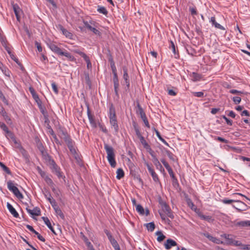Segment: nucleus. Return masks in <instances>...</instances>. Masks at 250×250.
Masks as SVG:
<instances>
[{"instance_id":"obj_29","label":"nucleus","mask_w":250,"mask_h":250,"mask_svg":"<svg viewBox=\"0 0 250 250\" xmlns=\"http://www.w3.org/2000/svg\"><path fill=\"white\" fill-rule=\"evenodd\" d=\"M10 58H11V59L13 60L14 61H15L17 63V64L20 66V69L22 71L24 70V68L23 66L22 65V64L19 61L18 58H17V57L13 54L10 55Z\"/></svg>"},{"instance_id":"obj_4","label":"nucleus","mask_w":250,"mask_h":250,"mask_svg":"<svg viewBox=\"0 0 250 250\" xmlns=\"http://www.w3.org/2000/svg\"><path fill=\"white\" fill-rule=\"evenodd\" d=\"M7 188L9 190L12 191L13 193L19 199H21L23 198V195L19 191V189L14 186L13 183L9 180L7 182Z\"/></svg>"},{"instance_id":"obj_48","label":"nucleus","mask_w":250,"mask_h":250,"mask_svg":"<svg viewBox=\"0 0 250 250\" xmlns=\"http://www.w3.org/2000/svg\"><path fill=\"white\" fill-rule=\"evenodd\" d=\"M20 152H21V153L22 154V155H23V156L24 158H25L26 159L28 158V153H27V151L23 147H21Z\"/></svg>"},{"instance_id":"obj_35","label":"nucleus","mask_w":250,"mask_h":250,"mask_svg":"<svg viewBox=\"0 0 250 250\" xmlns=\"http://www.w3.org/2000/svg\"><path fill=\"white\" fill-rule=\"evenodd\" d=\"M192 81L196 82L200 81L202 78V75L200 74L193 72L191 74Z\"/></svg>"},{"instance_id":"obj_7","label":"nucleus","mask_w":250,"mask_h":250,"mask_svg":"<svg viewBox=\"0 0 250 250\" xmlns=\"http://www.w3.org/2000/svg\"><path fill=\"white\" fill-rule=\"evenodd\" d=\"M65 143L66 144L68 148H69L71 154L74 156L75 159L78 160V159H79V157L76 152L75 148L74 147V142L71 138L65 141Z\"/></svg>"},{"instance_id":"obj_52","label":"nucleus","mask_w":250,"mask_h":250,"mask_svg":"<svg viewBox=\"0 0 250 250\" xmlns=\"http://www.w3.org/2000/svg\"><path fill=\"white\" fill-rule=\"evenodd\" d=\"M237 200H230L227 199H224L222 200V202L225 204H229L233 202H236Z\"/></svg>"},{"instance_id":"obj_15","label":"nucleus","mask_w":250,"mask_h":250,"mask_svg":"<svg viewBox=\"0 0 250 250\" xmlns=\"http://www.w3.org/2000/svg\"><path fill=\"white\" fill-rule=\"evenodd\" d=\"M44 196L46 197L47 200L49 202L52 206H55L56 204V201L52 198L51 193L49 191L46 190L45 192L43 193Z\"/></svg>"},{"instance_id":"obj_14","label":"nucleus","mask_w":250,"mask_h":250,"mask_svg":"<svg viewBox=\"0 0 250 250\" xmlns=\"http://www.w3.org/2000/svg\"><path fill=\"white\" fill-rule=\"evenodd\" d=\"M47 44L49 48L53 52L60 55V53H61L62 50L58 46L55 44L53 42H50Z\"/></svg>"},{"instance_id":"obj_64","label":"nucleus","mask_w":250,"mask_h":250,"mask_svg":"<svg viewBox=\"0 0 250 250\" xmlns=\"http://www.w3.org/2000/svg\"><path fill=\"white\" fill-rule=\"evenodd\" d=\"M104 231L106 235H107L108 239H109V241L113 238L112 234L107 229H104Z\"/></svg>"},{"instance_id":"obj_27","label":"nucleus","mask_w":250,"mask_h":250,"mask_svg":"<svg viewBox=\"0 0 250 250\" xmlns=\"http://www.w3.org/2000/svg\"><path fill=\"white\" fill-rule=\"evenodd\" d=\"M12 6L17 20L20 21V17L19 16V13L21 11L20 8L17 4H13Z\"/></svg>"},{"instance_id":"obj_39","label":"nucleus","mask_w":250,"mask_h":250,"mask_svg":"<svg viewBox=\"0 0 250 250\" xmlns=\"http://www.w3.org/2000/svg\"><path fill=\"white\" fill-rule=\"evenodd\" d=\"M124 175L125 173L123 170L121 168H118L117 170V179L119 180L121 179L124 176Z\"/></svg>"},{"instance_id":"obj_42","label":"nucleus","mask_w":250,"mask_h":250,"mask_svg":"<svg viewBox=\"0 0 250 250\" xmlns=\"http://www.w3.org/2000/svg\"><path fill=\"white\" fill-rule=\"evenodd\" d=\"M136 209L137 211L141 215L145 214V210L143 207L140 204L136 205Z\"/></svg>"},{"instance_id":"obj_28","label":"nucleus","mask_w":250,"mask_h":250,"mask_svg":"<svg viewBox=\"0 0 250 250\" xmlns=\"http://www.w3.org/2000/svg\"><path fill=\"white\" fill-rule=\"evenodd\" d=\"M0 113L8 124H12V121L10 118L7 115V113L5 111L4 108L2 107L1 108Z\"/></svg>"},{"instance_id":"obj_25","label":"nucleus","mask_w":250,"mask_h":250,"mask_svg":"<svg viewBox=\"0 0 250 250\" xmlns=\"http://www.w3.org/2000/svg\"><path fill=\"white\" fill-rule=\"evenodd\" d=\"M210 22H211L212 24L214 25L215 28L223 30H225V28L223 26H222L221 25H220L219 23H217L216 21L215 18L214 17H211Z\"/></svg>"},{"instance_id":"obj_2","label":"nucleus","mask_w":250,"mask_h":250,"mask_svg":"<svg viewBox=\"0 0 250 250\" xmlns=\"http://www.w3.org/2000/svg\"><path fill=\"white\" fill-rule=\"evenodd\" d=\"M104 148L107 153V159L111 167H115L116 166V162L114 148L107 144H104Z\"/></svg>"},{"instance_id":"obj_57","label":"nucleus","mask_w":250,"mask_h":250,"mask_svg":"<svg viewBox=\"0 0 250 250\" xmlns=\"http://www.w3.org/2000/svg\"><path fill=\"white\" fill-rule=\"evenodd\" d=\"M229 92L231 94H237L239 95H241L244 94V92L243 91H238L236 89H231L229 91Z\"/></svg>"},{"instance_id":"obj_49","label":"nucleus","mask_w":250,"mask_h":250,"mask_svg":"<svg viewBox=\"0 0 250 250\" xmlns=\"http://www.w3.org/2000/svg\"><path fill=\"white\" fill-rule=\"evenodd\" d=\"M0 127L2 129L5 133L9 131V129L6 125L2 122H0Z\"/></svg>"},{"instance_id":"obj_13","label":"nucleus","mask_w":250,"mask_h":250,"mask_svg":"<svg viewBox=\"0 0 250 250\" xmlns=\"http://www.w3.org/2000/svg\"><path fill=\"white\" fill-rule=\"evenodd\" d=\"M29 90L32 95L33 99L35 100L37 104V105L42 104V101L39 98L38 95L36 93L34 89L32 87H30Z\"/></svg>"},{"instance_id":"obj_23","label":"nucleus","mask_w":250,"mask_h":250,"mask_svg":"<svg viewBox=\"0 0 250 250\" xmlns=\"http://www.w3.org/2000/svg\"><path fill=\"white\" fill-rule=\"evenodd\" d=\"M42 219L43 220V221H44L45 225L47 226V227L51 230V231L55 234H56L49 219L47 217H42Z\"/></svg>"},{"instance_id":"obj_8","label":"nucleus","mask_w":250,"mask_h":250,"mask_svg":"<svg viewBox=\"0 0 250 250\" xmlns=\"http://www.w3.org/2000/svg\"><path fill=\"white\" fill-rule=\"evenodd\" d=\"M113 74V82L114 84V90L117 99L119 98V94L118 93V89L119 87V82L117 72L112 73Z\"/></svg>"},{"instance_id":"obj_31","label":"nucleus","mask_w":250,"mask_h":250,"mask_svg":"<svg viewBox=\"0 0 250 250\" xmlns=\"http://www.w3.org/2000/svg\"><path fill=\"white\" fill-rule=\"evenodd\" d=\"M81 235H82V238L83 239V240L85 242V243L86 245L87 248L89 249H90V248H92V247H93V246L92 245V244L89 242V241L88 240V238L83 233H81Z\"/></svg>"},{"instance_id":"obj_1","label":"nucleus","mask_w":250,"mask_h":250,"mask_svg":"<svg viewBox=\"0 0 250 250\" xmlns=\"http://www.w3.org/2000/svg\"><path fill=\"white\" fill-rule=\"evenodd\" d=\"M108 117L109 118L110 124L114 128L115 134H117L119 132V125L116 114L115 108L112 103L110 104Z\"/></svg>"},{"instance_id":"obj_21","label":"nucleus","mask_w":250,"mask_h":250,"mask_svg":"<svg viewBox=\"0 0 250 250\" xmlns=\"http://www.w3.org/2000/svg\"><path fill=\"white\" fill-rule=\"evenodd\" d=\"M38 107L41 111V112L42 113V114L43 115L44 118L46 119L45 122H47V121H48V113L47 112L45 109V107L44 106H42V104H39L38 105Z\"/></svg>"},{"instance_id":"obj_51","label":"nucleus","mask_w":250,"mask_h":250,"mask_svg":"<svg viewBox=\"0 0 250 250\" xmlns=\"http://www.w3.org/2000/svg\"><path fill=\"white\" fill-rule=\"evenodd\" d=\"M226 240L227 241L226 244L227 245H232L234 239H233L231 235V236H228Z\"/></svg>"},{"instance_id":"obj_34","label":"nucleus","mask_w":250,"mask_h":250,"mask_svg":"<svg viewBox=\"0 0 250 250\" xmlns=\"http://www.w3.org/2000/svg\"><path fill=\"white\" fill-rule=\"evenodd\" d=\"M60 55L61 56H64L66 57H67L69 61H72L74 60V57L72 56L70 53L68 52L67 51L63 52L62 51L61 53H60Z\"/></svg>"},{"instance_id":"obj_54","label":"nucleus","mask_w":250,"mask_h":250,"mask_svg":"<svg viewBox=\"0 0 250 250\" xmlns=\"http://www.w3.org/2000/svg\"><path fill=\"white\" fill-rule=\"evenodd\" d=\"M199 216L201 219L205 220H207L208 221H210L211 220V217L210 216H207L203 214H200Z\"/></svg>"},{"instance_id":"obj_56","label":"nucleus","mask_w":250,"mask_h":250,"mask_svg":"<svg viewBox=\"0 0 250 250\" xmlns=\"http://www.w3.org/2000/svg\"><path fill=\"white\" fill-rule=\"evenodd\" d=\"M166 154H167L168 158L173 161H174V155L169 150H166Z\"/></svg>"},{"instance_id":"obj_53","label":"nucleus","mask_w":250,"mask_h":250,"mask_svg":"<svg viewBox=\"0 0 250 250\" xmlns=\"http://www.w3.org/2000/svg\"><path fill=\"white\" fill-rule=\"evenodd\" d=\"M141 119L143 121L144 124H145L146 126L148 128L150 127V125L148 123V121L147 120V117L146 116V115L142 117Z\"/></svg>"},{"instance_id":"obj_32","label":"nucleus","mask_w":250,"mask_h":250,"mask_svg":"<svg viewBox=\"0 0 250 250\" xmlns=\"http://www.w3.org/2000/svg\"><path fill=\"white\" fill-rule=\"evenodd\" d=\"M145 226L146 227L147 230L151 232L153 231L155 228V225L153 222L146 224Z\"/></svg>"},{"instance_id":"obj_26","label":"nucleus","mask_w":250,"mask_h":250,"mask_svg":"<svg viewBox=\"0 0 250 250\" xmlns=\"http://www.w3.org/2000/svg\"><path fill=\"white\" fill-rule=\"evenodd\" d=\"M86 106H87V116H88L89 122L92 125L95 124V122L94 120V116L91 114L89 105L87 104Z\"/></svg>"},{"instance_id":"obj_50","label":"nucleus","mask_w":250,"mask_h":250,"mask_svg":"<svg viewBox=\"0 0 250 250\" xmlns=\"http://www.w3.org/2000/svg\"><path fill=\"white\" fill-rule=\"evenodd\" d=\"M193 95L197 97L202 98L204 97V94L203 92H193Z\"/></svg>"},{"instance_id":"obj_58","label":"nucleus","mask_w":250,"mask_h":250,"mask_svg":"<svg viewBox=\"0 0 250 250\" xmlns=\"http://www.w3.org/2000/svg\"><path fill=\"white\" fill-rule=\"evenodd\" d=\"M51 86H52V89H53L54 92L55 93V94H58L59 93V91H58V87H57V86L56 84V83L54 82L52 83H51Z\"/></svg>"},{"instance_id":"obj_46","label":"nucleus","mask_w":250,"mask_h":250,"mask_svg":"<svg viewBox=\"0 0 250 250\" xmlns=\"http://www.w3.org/2000/svg\"><path fill=\"white\" fill-rule=\"evenodd\" d=\"M0 166L3 169V170L7 174H11V172L9 168L7 167L4 164L0 162Z\"/></svg>"},{"instance_id":"obj_6","label":"nucleus","mask_w":250,"mask_h":250,"mask_svg":"<svg viewBox=\"0 0 250 250\" xmlns=\"http://www.w3.org/2000/svg\"><path fill=\"white\" fill-rule=\"evenodd\" d=\"M159 204L161 205L162 210L166 215L172 219H173L174 215L170 207L165 202L162 200L159 201Z\"/></svg>"},{"instance_id":"obj_20","label":"nucleus","mask_w":250,"mask_h":250,"mask_svg":"<svg viewBox=\"0 0 250 250\" xmlns=\"http://www.w3.org/2000/svg\"><path fill=\"white\" fill-rule=\"evenodd\" d=\"M177 245L176 241L171 239H168L165 244V246L167 250H169L172 247L177 246Z\"/></svg>"},{"instance_id":"obj_10","label":"nucleus","mask_w":250,"mask_h":250,"mask_svg":"<svg viewBox=\"0 0 250 250\" xmlns=\"http://www.w3.org/2000/svg\"><path fill=\"white\" fill-rule=\"evenodd\" d=\"M58 132L59 137L63 139L64 142L71 139L66 129L63 127H60L58 129Z\"/></svg>"},{"instance_id":"obj_55","label":"nucleus","mask_w":250,"mask_h":250,"mask_svg":"<svg viewBox=\"0 0 250 250\" xmlns=\"http://www.w3.org/2000/svg\"><path fill=\"white\" fill-rule=\"evenodd\" d=\"M232 101L235 104H238L241 102V98L238 96L233 97L232 98Z\"/></svg>"},{"instance_id":"obj_36","label":"nucleus","mask_w":250,"mask_h":250,"mask_svg":"<svg viewBox=\"0 0 250 250\" xmlns=\"http://www.w3.org/2000/svg\"><path fill=\"white\" fill-rule=\"evenodd\" d=\"M109 241L111 243L112 247L114 248L115 250H119V249H120L119 245L118 244L117 241L114 238L110 240Z\"/></svg>"},{"instance_id":"obj_59","label":"nucleus","mask_w":250,"mask_h":250,"mask_svg":"<svg viewBox=\"0 0 250 250\" xmlns=\"http://www.w3.org/2000/svg\"><path fill=\"white\" fill-rule=\"evenodd\" d=\"M204 235L207 238H208L210 241H212V242H213L214 239L215 237L211 236V235L209 234V233H204Z\"/></svg>"},{"instance_id":"obj_62","label":"nucleus","mask_w":250,"mask_h":250,"mask_svg":"<svg viewBox=\"0 0 250 250\" xmlns=\"http://www.w3.org/2000/svg\"><path fill=\"white\" fill-rule=\"evenodd\" d=\"M35 45L37 48L39 52H42V47L41 45V44L38 42L37 41H36L35 42Z\"/></svg>"},{"instance_id":"obj_40","label":"nucleus","mask_w":250,"mask_h":250,"mask_svg":"<svg viewBox=\"0 0 250 250\" xmlns=\"http://www.w3.org/2000/svg\"><path fill=\"white\" fill-rule=\"evenodd\" d=\"M152 162L157 169H161L163 167L157 157L152 159Z\"/></svg>"},{"instance_id":"obj_44","label":"nucleus","mask_w":250,"mask_h":250,"mask_svg":"<svg viewBox=\"0 0 250 250\" xmlns=\"http://www.w3.org/2000/svg\"><path fill=\"white\" fill-rule=\"evenodd\" d=\"M44 179L46 183L50 187H53V186H55V184L54 183L52 179L50 178H49L48 176H46Z\"/></svg>"},{"instance_id":"obj_30","label":"nucleus","mask_w":250,"mask_h":250,"mask_svg":"<svg viewBox=\"0 0 250 250\" xmlns=\"http://www.w3.org/2000/svg\"><path fill=\"white\" fill-rule=\"evenodd\" d=\"M155 234L158 236L157 240L159 242H161L166 238V236L163 234L161 231H158L156 232Z\"/></svg>"},{"instance_id":"obj_19","label":"nucleus","mask_w":250,"mask_h":250,"mask_svg":"<svg viewBox=\"0 0 250 250\" xmlns=\"http://www.w3.org/2000/svg\"><path fill=\"white\" fill-rule=\"evenodd\" d=\"M6 206L9 212L13 215L14 217L18 218L19 216V213L9 203L7 202Z\"/></svg>"},{"instance_id":"obj_24","label":"nucleus","mask_w":250,"mask_h":250,"mask_svg":"<svg viewBox=\"0 0 250 250\" xmlns=\"http://www.w3.org/2000/svg\"><path fill=\"white\" fill-rule=\"evenodd\" d=\"M236 202L239 203V205L238 207L233 205V207L238 211L245 210L247 208V205L243 202L239 200H237Z\"/></svg>"},{"instance_id":"obj_41","label":"nucleus","mask_w":250,"mask_h":250,"mask_svg":"<svg viewBox=\"0 0 250 250\" xmlns=\"http://www.w3.org/2000/svg\"><path fill=\"white\" fill-rule=\"evenodd\" d=\"M133 125L134 130L135 131L136 134L137 136V137H138V138H139L140 137H142V135H141V134L140 133V131L139 130V128L138 127V125H137V124L135 122H134L133 124Z\"/></svg>"},{"instance_id":"obj_47","label":"nucleus","mask_w":250,"mask_h":250,"mask_svg":"<svg viewBox=\"0 0 250 250\" xmlns=\"http://www.w3.org/2000/svg\"><path fill=\"white\" fill-rule=\"evenodd\" d=\"M37 171L38 173L40 174L42 178H44L47 175H46V173L45 171H42L41 168L39 167H37Z\"/></svg>"},{"instance_id":"obj_18","label":"nucleus","mask_w":250,"mask_h":250,"mask_svg":"<svg viewBox=\"0 0 250 250\" xmlns=\"http://www.w3.org/2000/svg\"><path fill=\"white\" fill-rule=\"evenodd\" d=\"M83 23L85 26L89 30L93 32L95 35H97L100 36L101 33V32L97 29L94 27H92L89 24H88L87 21H83Z\"/></svg>"},{"instance_id":"obj_16","label":"nucleus","mask_w":250,"mask_h":250,"mask_svg":"<svg viewBox=\"0 0 250 250\" xmlns=\"http://www.w3.org/2000/svg\"><path fill=\"white\" fill-rule=\"evenodd\" d=\"M26 209L28 213L32 216H39L41 215V210L38 207H35L33 210L29 209L28 207L26 208Z\"/></svg>"},{"instance_id":"obj_33","label":"nucleus","mask_w":250,"mask_h":250,"mask_svg":"<svg viewBox=\"0 0 250 250\" xmlns=\"http://www.w3.org/2000/svg\"><path fill=\"white\" fill-rule=\"evenodd\" d=\"M137 106L138 109L136 110V113L138 115H140L141 118L146 115L145 112L144 111L143 109L142 108L139 103L137 104Z\"/></svg>"},{"instance_id":"obj_11","label":"nucleus","mask_w":250,"mask_h":250,"mask_svg":"<svg viewBox=\"0 0 250 250\" xmlns=\"http://www.w3.org/2000/svg\"><path fill=\"white\" fill-rule=\"evenodd\" d=\"M123 70L124 72L123 74V79L125 80V84L126 85V88L125 89L126 91L129 90L130 88V82H129V77L128 74V70L126 66L123 67Z\"/></svg>"},{"instance_id":"obj_60","label":"nucleus","mask_w":250,"mask_h":250,"mask_svg":"<svg viewBox=\"0 0 250 250\" xmlns=\"http://www.w3.org/2000/svg\"><path fill=\"white\" fill-rule=\"evenodd\" d=\"M84 75H85V79L86 84L87 85L90 86L91 81L90 80L88 73H85Z\"/></svg>"},{"instance_id":"obj_63","label":"nucleus","mask_w":250,"mask_h":250,"mask_svg":"<svg viewBox=\"0 0 250 250\" xmlns=\"http://www.w3.org/2000/svg\"><path fill=\"white\" fill-rule=\"evenodd\" d=\"M112 73L117 72V69L114 62L110 63Z\"/></svg>"},{"instance_id":"obj_17","label":"nucleus","mask_w":250,"mask_h":250,"mask_svg":"<svg viewBox=\"0 0 250 250\" xmlns=\"http://www.w3.org/2000/svg\"><path fill=\"white\" fill-rule=\"evenodd\" d=\"M59 29L62 32V34L67 38L72 39L73 34L72 33L68 31L67 29H65L62 25H59Z\"/></svg>"},{"instance_id":"obj_43","label":"nucleus","mask_w":250,"mask_h":250,"mask_svg":"<svg viewBox=\"0 0 250 250\" xmlns=\"http://www.w3.org/2000/svg\"><path fill=\"white\" fill-rule=\"evenodd\" d=\"M139 139L142 144L144 146V147H145L146 149H148V148H149V145L146 142V141L145 139V138L143 136L140 137Z\"/></svg>"},{"instance_id":"obj_37","label":"nucleus","mask_w":250,"mask_h":250,"mask_svg":"<svg viewBox=\"0 0 250 250\" xmlns=\"http://www.w3.org/2000/svg\"><path fill=\"white\" fill-rule=\"evenodd\" d=\"M97 11L100 13H102V14H104L105 16H106L107 15V14H108L107 10L104 6H101L98 5V8H97Z\"/></svg>"},{"instance_id":"obj_12","label":"nucleus","mask_w":250,"mask_h":250,"mask_svg":"<svg viewBox=\"0 0 250 250\" xmlns=\"http://www.w3.org/2000/svg\"><path fill=\"white\" fill-rule=\"evenodd\" d=\"M145 165L147 167V169L149 172L150 173L153 180L155 182H157L159 181L157 174L155 172L154 169L151 167L150 165L147 163L145 162Z\"/></svg>"},{"instance_id":"obj_45","label":"nucleus","mask_w":250,"mask_h":250,"mask_svg":"<svg viewBox=\"0 0 250 250\" xmlns=\"http://www.w3.org/2000/svg\"><path fill=\"white\" fill-rule=\"evenodd\" d=\"M7 135V136L10 137L12 140V141L14 142V143L15 144H18V142L17 141H16V138L14 136V134L10 131H8L6 133Z\"/></svg>"},{"instance_id":"obj_5","label":"nucleus","mask_w":250,"mask_h":250,"mask_svg":"<svg viewBox=\"0 0 250 250\" xmlns=\"http://www.w3.org/2000/svg\"><path fill=\"white\" fill-rule=\"evenodd\" d=\"M35 142L36 144V146L38 149L39 150V151H40L42 157L46 160L47 159H50V156L47 153V152L45 150V149L44 146H43L42 143V142L38 137H36L35 138Z\"/></svg>"},{"instance_id":"obj_61","label":"nucleus","mask_w":250,"mask_h":250,"mask_svg":"<svg viewBox=\"0 0 250 250\" xmlns=\"http://www.w3.org/2000/svg\"><path fill=\"white\" fill-rule=\"evenodd\" d=\"M52 191L54 193V194L56 195V196H60V191L59 190L56 189L55 188V186H53V187H51Z\"/></svg>"},{"instance_id":"obj_38","label":"nucleus","mask_w":250,"mask_h":250,"mask_svg":"<svg viewBox=\"0 0 250 250\" xmlns=\"http://www.w3.org/2000/svg\"><path fill=\"white\" fill-rule=\"evenodd\" d=\"M237 225L242 227H250V221H242L237 222Z\"/></svg>"},{"instance_id":"obj_9","label":"nucleus","mask_w":250,"mask_h":250,"mask_svg":"<svg viewBox=\"0 0 250 250\" xmlns=\"http://www.w3.org/2000/svg\"><path fill=\"white\" fill-rule=\"evenodd\" d=\"M73 51L75 53L80 55L82 58H83V59L84 60V61L86 62L87 63V67L88 69L91 68L92 64L90 62L89 58L86 55V54H85L83 52L81 51L79 49H74L73 50Z\"/></svg>"},{"instance_id":"obj_22","label":"nucleus","mask_w":250,"mask_h":250,"mask_svg":"<svg viewBox=\"0 0 250 250\" xmlns=\"http://www.w3.org/2000/svg\"><path fill=\"white\" fill-rule=\"evenodd\" d=\"M52 207L54 209L57 215L61 217V218L64 220L65 219L64 215L63 213H62V210L58 206L57 203L55 204V206H52Z\"/></svg>"},{"instance_id":"obj_3","label":"nucleus","mask_w":250,"mask_h":250,"mask_svg":"<svg viewBox=\"0 0 250 250\" xmlns=\"http://www.w3.org/2000/svg\"><path fill=\"white\" fill-rule=\"evenodd\" d=\"M48 159L49 161V165H50V168L52 170V172L55 173L59 178H62L63 179L64 182H65V177L63 175L62 172L61 171L60 167L56 164L54 160L51 159L50 156V159Z\"/></svg>"}]
</instances>
